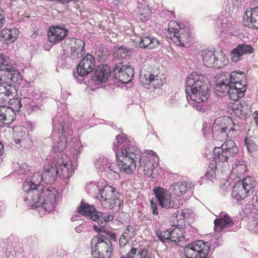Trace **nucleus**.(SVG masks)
<instances>
[{"label":"nucleus","instance_id":"3c124183","mask_svg":"<svg viewBox=\"0 0 258 258\" xmlns=\"http://www.w3.org/2000/svg\"><path fill=\"white\" fill-rule=\"evenodd\" d=\"M179 186H180V191L181 192V196L185 194L187 191H188L190 188H192V185L191 183H189L185 182H180Z\"/></svg>","mask_w":258,"mask_h":258},{"label":"nucleus","instance_id":"dca6fc26","mask_svg":"<svg viewBox=\"0 0 258 258\" xmlns=\"http://www.w3.org/2000/svg\"><path fill=\"white\" fill-rule=\"evenodd\" d=\"M95 60L93 55L87 54L80 62L77 71L82 77L87 76L95 69Z\"/></svg>","mask_w":258,"mask_h":258},{"label":"nucleus","instance_id":"473e14b6","mask_svg":"<svg viewBox=\"0 0 258 258\" xmlns=\"http://www.w3.org/2000/svg\"><path fill=\"white\" fill-rule=\"evenodd\" d=\"M132 54V49H130L126 47L121 46L114 53V57L118 59H128Z\"/></svg>","mask_w":258,"mask_h":258},{"label":"nucleus","instance_id":"ea45409f","mask_svg":"<svg viewBox=\"0 0 258 258\" xmlns=\"http://www.w3.org/2000/svg\"><path fill=\"white\" fill-rule=\"evenodd\" d=\"M156 235L159 239L162 242L169 241V230L161 231L157 230L156 232Z\"/></svg>","mask_w":258,"mask_h":258},{"label":"nucleus","instance_id":"a18cd8bd","mask_svg":"<svg viewBox=\"0 0 258 258\" xmlns=\"http://www.w3.org/2000/svg\"><path fill=\"white\" fill-rule=\"evenodd\" d=\"M178 229H174L169 231V241L177 242L180 241L181 238L178 234Z\"/></svg>","mask_w":258,"mask_h":258},{"label":"nucleus","instance_id":"4c0bfd02","mask_svg":"<svg viewBox=\"0 0 258 258\" xmlns=\"http://www.w3.org/2000/svg\"><path fill=\"white\" fill-rule=\"evenodd\" d=\"M12 62L10 61L9 58L5 57L3 54H0V71H5L6 70H10L11 68Z\"/></svg>","mask_w":258,"mask_h":258},{"label":"nucleus","instance_id":"774afa93","mask_svg":"<svg viewBox=\"0 0 258 258\" xmlns=\"http://www.w3.org/2000/svg\"><path fill=\"white\" fill-rule=\"evenodd\" d=\"M139 250L137 248L132 247L130 251L131 254L135 255L138 253Z\"/></svg>","mask_w":258,"mask_h":258},{"label":"nucleus","instance_id":"f03ea898","mask_svg":"<svg viewBox=\"0 0 258 258\" xmlns=\"http://www.w3.org/2000/svg\"><path fill=\"white\" fill-rule=\"evenodd\" d=\"M125 146L120 151H115L117 163H112L109 166L110 171L118 175L121 171L127 174L131 173L141 165V153L139 148Z\"/></svg>","mask_w":258,"mask_h":258},{"label":"nucleus","instance_id":"6e6552de","mask_svg":"<svg viewBox=\"0 0 258 258\" xmlns=\"http://www.w3.org/2000/svg\"><path fill=\"white\" fill-rule=\"evenodd\" d=\"M166 36L171 39L177 45L184 46L190 42L191 38L190 32L186 28H180L174 21L169 22V27L165 33Z\"/></svg>","mask_w":258,"mask_h":258},{"label":"nucleus","instance_id":"2eb2a0df","mask_svg":"<svg viewBox=\"0 0 258 258\" xmlns=\"http://www.w3.org/2000/svg\"><path fill=\"white\" fill-rule=\"evenodd\" d=\"M241 217H249L252 219L251 222L253 225H255L258 227V198L257 195L252 198V205H247L244 209L239 213Z\"/></svg>","mask_w":258,"mask_h":258},{"label":"nucleus","instance_id":"7c9ffc66","mask_svg":"<svg viewBox=\"0 0 258 258\" xmlns=\"http://www.w3.org/2000/svg\"><path fill=\"white\" fill-rule=\"evenodd\" d=\"M222 146L229 158L235 156L238 153V148L235 143L231 140H227Z\"/></svg>","mask_w":258,"mask_h":258},{"label":"nucleus","instance_id":"4468645a","mask_svg":"<svg viewBox=\"0 0 258 258\" xmlns=\"http://www.w3.org/2000/svg\"><path fill=\"white\" fill-rule=\"evenodd\" d=\"M68 33V29L63 25L51 26L47 31L48 40L51 43H58L64 39Z\"/></svg>","mask_w":258,"mask_h":258},{"label":"nucleus","instance_id":"39448f33","mask_svg":"<svg viewBox=\"0 0 258 258\" xmlns=\"http://www.w3.org/2000/svg\"><path fill=\"white\" fill-rule=\"evenodd\" d=\"M52 126L51 135L53 143L52 149L55 152H61L66 147L67 139L64 133L68 127L60 120V117L57 116L52 119Z\"/></svg>","mask_w":258,"mask_h":258},{"label":"nucleus","instance_id":"72a5a7b5","mask_svg":"<svg viewBox=\"0 0 258 258\" xmlns=\"http://www.w3.org/2000/svg\"><path fill=\"white\" fill-rule=\"evenodd\" d=\"M230 83L229 82H218L215 87V91L219 96H223L228 93Z\"/></svg>","mask_w":258,"mask_h":258},{"label":"nucleus","instance_id":"f8f14e48","mask_svg":"<svg viewBox=\"0 0 258 258\" xmlns=\"http://www.w3.org/2000/svg\"><path fill=\"white\" fill-rule=\"evenodd\" d=\"M154 194L161 208L166 209L168 212L176 211L179 208L180 204L178 200L175 198H170L166 195V190L160 186L155 187L153 189Z\"/></svg>","mask_w":258,"mask_h":258},{"label":"nucleus","instance_id":"e433bc0d","mask_svg":"<svg viewBox=\"0 0 258 258\" xmlns=\"http://www.w3.org/2000/svg\"><path fill=\"white\" fill-rule=\"evenodd\" d=\"M211 80L209 75H205L199 72H192L187 77V81H205L206 80Z\"/></svg>","mask_w":258,"mask_h":258},{"label":"nucleus","instance_id":"052dcab7","mask_svg":"<svg viewBox=\"0 0 258 258\" xmlns=\"http://www.w3.org/2000/svg\"><path fill=\"white\" fill-rule=\"evenodd\" d=\"M221 241L222 240L220 238H215L212 239V242L216 245L215 247L220 245L221 244Z\"/></svg>","mask_w":258,"mask_h":258},{"label":"nucleus","instance_id":"79ce46f5","mask_svg":"<svg viewBox=\"0 0 258 258\" xmlns=\"http://www.w3.org/2000/svg\"><path fill=\"white\" fill-rule=\"evenodd\" d=\"M175 211H171L170 214H173V215L176 218H177L178 216H181L183 218H188L191 215V212L189 209H184L183 210Z\"/></svg>","mask_w":258,"mask_h":258},{"label":"nucleus","instance_id":"bb28decb","mask_svg":"<svg viewBox=\"0 0 258 258\" xmlns=\"http://www.w3.org/2000/svg\"><path fill=\"white\" fill-rule=\"evenodd\" d=\"M120 194L118 192H115V195L106 202L102 203V206L105 208L118 211L121 205L123 204V200L120 198Z\"/></svg>","mask_w":258,"mask_h":258},{"label":"nucleus","instance_id":"58836bf2","mask_svg":"<svg viewBox=\"0 0 258 258\" xmlns=\"http://www.w3.org/2000/svg\"><path fill=\"white\" fill-rule=\"evenodd\" d=\"M141 85L145 88L154 90L156 88H159L161 87L163 84L162 83V82H161L160 83H159L158 82H148L147 83L141 82Z\"/></svg>","mask_w":258,"mask_h":258},{"label":"nucleus","instance_id":"e2e57ef3","mask_svg":"<svg viewBox=\"0 0 258 258\" xmlns=\"http://www.w3.org/2000/svg\"><path fill=\"white\" fill-rule=\"evenodd\" d=\"M148 253V251L146 249H143L142 250H139L138 252V255H140V257H143L144 256H147V254Z\"/></svg>","mask_w":258,"mask_h":258},{"label":"nucleus","instance_id":"8fccbe9b","mask_svg":"<svg viewBox=\"0 0 258 258\" xmlns=\"http://www.w3.org/2000/svg\"><path fill=\"white\" fill-rule=\"evenodd\" d=\"M216 169L214 167H212L210 168V170L208 169L206 174L202 177V179L203 180H205L206 179H209L210 180H212L214 177L216 175Z\"/></svg>","mask_w":258,"mask_h":258},{"label":"nucleus","instance_id":"680f3d73","mask_svg":"<svg viewBox=\"0 0 258 258\" xmlns=\"http://www.w3.org/2000/svg\"><path fill=\"white\" fill-rule=\"evenodd\" d=\"M193 107L198 111L203 112L204 111L205 109L204 106L200 104V103L196 104L193 105Z\"/></svg>","mask_w":258,"mask_h":258},{"label":"nucleus","instance_id":"864d4df0","mask_svg":"<svg viewBox=\"0 0 258 258\" xmlns=\"http://www.w3.org/2000/svg\"><path fill=\"white\" fill-rule=\"evenodd\" d=\"M33 101L30 98H21V103L23 105V109H29L30 107V104H32Z\"/></svg>","mask_w":258,"mask_h":258},{"label":"nucleus","instance_id":"0e129e2a","mask_svg":"<svg viewBox=\"0 0 258 258\" xmlns=\"http://www.w3.org/2000/svg\"><path fill=\"white\" fill-rule=\"evenodd\" d=\"M126 232L122 234V235L121 236L120 239H119V243L120 244H125L126 243L125 241H124V240H125V239L126 238Z\"/></svg>","mask_w":258,"mask_h":258},{"label":"nucleus","instance_id":"393cba45","mask_svg":"<svg viewBox=\"0 0 258 258\" xmlns=\"http://www.w3.org/2000/svg\"><path fill=\"white\" fill-rule=\"evenodd\" d=\"M214 230L216 231H222L225 229L232 227L234 224L233 220L227 214L221 215L219 218L214 220Z\"/></svg>","mask_w":258,"mask_h":258},{"label":"nucleus","instance_id":"49530a36","mask_svg":"<svg viewBox=\"0 0 258 258\" xmlns=\"http://www.w3.org/2000/svg\"><path fill=\"white\" fill-rule=\"evenodd\" d=\"M229 83L235 89L237 88L238 91H243L244 94L246 88V82H229Z\"/></svg>","mask_w":258,"mask_h":258},{"label":"nucleus","instance_id":"4be33fe9","mask_svg":"<svg viewBox=\"0 0 258 258\" xmlns=\"http://www.w3.org/2000/svg\"><path fill=\"white\" fill-rule=\"evenodd\" d=\"M111 72L107 64H100L94 69L93 81H108Z\"/></svg>","mask_w":258,"mask_h":258},{"label":"nucleus","instance_id":"a878e982","mask_svg":"<svg viewBox=\"0 0 258 258\" xmlns=\"http://www.w3.org/2000/svg\"><path fill=\"white\" fill-rule=\"evenodd\" d=\"M57 175V170L56 167L52 165L45 169V171L41 175V181L43 182L51 184L53 183L56 179Z\"/></svg>","mask_w":258,"mask_h":258},{"label":"nucleus","instance_id":"1a4fd4ad","mask_svg":"<svg viewBox=\"0 0 258 258\" xmlns=\"http://www.w3.org/2000/svg\"><path fill=\"white\" fill-rule=\"evenodd\" d=\"M255 182L253 177L248 176L237 182L233 187L231 196L239 203L250 195L253 191Z\"/></svg>","mask_w":258,"mask_h":258},{"label":"nucleus","instance_id":"9b49d317","mask_svg":"<svg viewBox=\"0 0 258 258\" xmlns=\"http://www.w3.org/2000/svg\"><path fill=\"white\" fill-rule=\"evenodd\" d=\"M85 46V43L83 40L74 38L67 39L62 44L64 52L73 59L81 57L84 55Z\"/></svg>","mask_w":258,"mask_h":258},{"label":"nucleus","instance_id":"9d476101","mask_svg":"<svg viewBox=\"0 0 258 258\" xmlns=\"http://www.w3.org/2000/svg\"><path fill=\"white\" fill-rule=\"evenodd\" d=\"M210 249V244L208 242L199 240L185 246L184 253L186 258H206Z\"/></svg>","mask_w":258,"mask_h":258},{"label":"nucleus","instance_id":"f3484780","mask_svg":"<svg viewBox=\"0 0 258 258\" xmlns=\"http://www.w3.org/2000/svg\"><path fill=\"white\" fill-rule=\"evenodd\" d=\"M113 71L115 74L117 79L116 72L119 74L118 81H132L134 76V70L131 67L123 64V61L116 62L113 68Z\"/></svg>","mask_w":258,"mask_h":258},{"label":"nucleus","instance_id":"f257e3e1","mask_svg":"<svg viewBox=\"0 0 258 258\" xmlns=\"http://www.w3.org/2000/svg\"><path fill=\"white\" fill-rule=\"evenodd\" d=\"M23 190L27 194L24 201H29L33 208L41 207L45 211L51 212L55 208L57 190L52 186L43 187L31 181L23 183Z\"/></svg>","mask_w":258,"mask_h":258},{"label":"nucleus","instance_id":"c9c22d12","mask_svg":"<svg viewBox=\"0 0 258 258\" xmlns=\"http://www.w3.org/2000/svg\"><path fill=\"white\" fill-rule=\"evenodd\" d=\"M5 73L11 81H20L21 80V76L19 72L14 68L12 65H11V68L10 70H6Z\"/></svg>","mask_w":258,"mask_h":258},{"label":"nucleus","instance_id":"603ef678","mask_svg":"<svg viewBox=\"0 0 258 258\" xmlns=\"http://www.w3.org/2000/svg\"><path fill=\"white\" fill-rule=\"evenodd\" d=\"M180 186L179 182L173 183L171 184L170 188L174 193V194L177 197H180L181 196V192L180 191Z\"/></svg>","mask_w":258,"mask_h":258},{"label":"nucleus","instance_id":"5fc2aeb1","mask_svg":"<svg viewBox=\"0 0 258 258\" xmlns=\"http://www.w3.org/2000/svg\"><path fill=\"white\" fill-rule=\"evenodd\" d=\"M132 83V82H116V85L118 87L124 88L125 90H127L132 86L133 85Z\"/></svg>","mask_w":258,"mask_h":258},{"label":"nucleus","instance_id":"6ab92c4d","mask_svg":"<svg viewBox=\"0 0 258 258\" xmlns=\"http://www.w3.org/2000/svg\"><path fill=\"white\" fill-rule=\"evenodd\" d=\"M254 48L249 44L241 43L230 52L231 58L233 62H237L244 55L251 54L254 52Z\"/></svg>","mask_w":258,"mask_h":258},{"label":"nucleus","instance_id":"5701e85b","mask_svg":"<svg viewBox=\"0 0 258 258\" xmlns=\"http://www.w3.org/2000/svg\"><path fill=\"white\" fill-rule=\"evenodd\" d=\"M235 132L234 134H231V136H235L238 134L239 130L234 127L228 128L227 126H221L216 123H214L212 126V133L213 135H217V138L220 139H225L228 137V134Z\"/></svg>","mask_w":258,"mask_h":258},{"label":"nucleus","instance_id":"a211bd4d","mask_svg":"<svg viewBox=\"0 0 258 258\" xmlns=\"http://www.w3.org/2000/svg\"><path fill=\"white\" fill-rule=\"evenodd\" d=\"M243 20L248 28L258 29V6L247 9Z\"/></svg>","mask_w":258,"mask_h":258},{"label":"nucleus","instance_id":"37998d69","mask_svg":"<svg viewBox=\"0 0 258 258\" xmlns=\"http://www.w3.org/2000/svg\"><path fill=\"white\" fill-rule=\"evenodd\" d=\"M115 140H116V142H117V143H119V144H120V145H121V144H122V145L121 146V147H120V150H121V149L124 148V147L125 146V145H126L127 146L137 147L136 146H135L134 145L132 144V143L131 142V141L126 138H125L124 139H123L120 135H117L116 136Z\"/></svg>","mask_w":258,"mask_h":258},{"label":"nucleus","instance_id":"338daca9","mask_svg":"<svg viewBox=\"0 0 258 258\" xmlns=\"http://www.w3.org/2000/svg\"><path fill=\"white\" fill-rule=\"evenodd\" d=\"M253 117L254 118V120L255 121V123L257 125H258V111H255L253 113Z\"/></svg>","mask_w":258,"mask_h":258},{"label":"nucleus","instance_id":"7ed1b4c3","mask_svg":"<svg viewBox=\"0 0 258 258\" xmlns=\"http://www.w3.org/2000/svg\"><path fill=\"white\" fill-rule=\"evenodd\" d=\"M9 83L8 82H0V103L9 102V108L15 113L20 111L23 105L21 99L15 97L17 95V88L15 83Z\"/></svg>","mask_w":258,"mask_h":258},{"label":"nucleus","instance_id":"09e8293b","mask_svg":"<svg viewBox=\"0 0 258 258\" xmlns=\"http://www.w3.org/2000/svg\"><path fill=\"white\" fill-rule=\"evenodd\" d=\"M88 83L86 84L87 85V90H88V88H90V89L92 91L95 90L96 89H98L100 87H102V86L103 85L104 86V84L106 83L107 82H97L95 83V82H88Z\"/></svg>","mask_w":258,"mask_h":258},{"label":"nucleus","instance_id":"6e6d98bb","mask_svg":"<svg viewBox=\"0 0 258 258\" xmlns=\"http://www.w3.org/2000/svg\"><path fill=\"white\" fill-rule=\"evenodd\" d=\"M43 108L44 107L42 105L36 104L35 102L33 101L32 104H30L29 109H31L34 111H38L39 110H43Z\"/></svg>","mask_w":258,"mask_h":258},{"label":"nucleus","instance_id":"aec40b11","mask_svg":"<svg viewBox=\"0 0 258 258\" xmlns=\"http://www.w3.org/2000/svg\"><path fill=\"white\" fill-rule=\"evenodd\" d=\"M92 188L98 191L96 195V198L101 202V205L104 202H107L115 195V192H118L115 188L111 186H105L102 189H99L95 184L91 185L89 189Z\"/></svg>","mask_w":258,"mask_h":258},{"label":"nucleus","instance_id":"20e7f679","mask_svg":"<svg viewBox=\"0 0 258 258\" xmlns=\"http://www.w3.org/2000/svg\"><path fill=\"white\" fill-rule=\"evenodd\" d=\"M77 211L79 214L88 217L91 220L97 222L102 227H104L113 220V216L110 212L98 211L94 206L83 200L81 202Z\"/></svg>","mask_w":258,"mask_h":258},{"label":"nucleus","instance_id":"423d86ee","mask_svg":"<svg viewBox=\"0 0 258 258\" xmlns=\"http://www.w3.org/2000/svg\"><path fill=\"white\" fill-rule=\"evenodd\" d=\"M103 234L95 236L91 241V253L94 258H110L113 250L112 242L104 239Z\"/></svg>","mask_w":258,"mask_h":258},{"label":"nucleus","instance_id":"c85d7f7f","mask_svg":"<svg viewBox=\"0 0 258 258\" xmlns=\"http://www.w3.org/2000/svg\"><path fill=\"white\" fill-rule=\"evenodd\" d=\"M137 13L138 18L142 21H146L149 19L150 11L146 3L143 0L138 2Z\"/></svg>","mask_w":258,"mask_h":258},{"label":"nucleus","instance_id":"2f4dec72","mask_svg":"<svg viewBox=\"0 0 258 258\" xmlns=\"http://www.w3.org/2000/svg\"><path fill=\"white\" fill-rule=\"evenodd\" d=\"M213 154L214 161L216 163L226 162L229 158L225 150L223 149L222 146L220 147H215L213 150Z\"/></svg>","mask_w":258,"mask_h":258},{"label":"nucleus","instance_id":"ddd939ff","mask_svg":"<svg viewBox=\"0 0 258 258\" xmlns=\"http://www.w3.org/2000/svg\"><path fill=\"white\" fill-rule=\"evenodd\" d=\"M203 61L209 68H221L226 64L225 55L222 51L215 53L211 50H205L203 52Z\"/></svg>","mask_w":258,"mask_h":258},{"label":"nucleus","instance_id":"c03bdc74","mask_svg":"<svg viewBox=\"0 0 258 258\" xmlns=\"http://www.w3.org/2000/svg\"><path fill=\"white\" fill-rule=\"evenodd\" d=\"M245 145L246 146L247 149L249 152H253L258 148L257 146L253 140L248 138H246L245 139Z\"/></svg>","mask_w":258,"mask_h":258},{"label":"nucleus","instance_id":"412c9836","mask_svg":"<svg viewBox=\"0 0 258 258\" xmlns=\"http://www.w3.org/2000/svg\"><path fill=\"white\" fill-rule=\"evenodd\" d=\"M62 164L58 162L59 167L56 165V162H53L52 164L54 167H56L57 170V175L60 178L68 179L71 177L73 172L74 171V168L72 167V164L71 163L66 162H62Z\"/></svg>","mask_w":258,"mask_h":258},{"label":"nucleus","instance_id":"0eeeda50","mask_svg":"<svg viewBox=\"0 0 258 258\" xmlns=\"http://www.w3.org/2000/svg\"><path fill=\"white\" fill-rule=\"evenodd\" d=\"M186 85L185 92L187 100L190 99L196 103H201L210 97L209 89L205 82H193V83H186Z\"/></svg>","mask_w":258,"mask_h":258},{"label":"nucleus","instance_id":"4d7b16f0","mask_svg":"<svg viewBox=\"0 0 258 258\" xmlns=\"http://www.w3.org/2000/svg\"><path fill=\"white\" fill-rule=\"evenodd\" d=\"M151 207L152 210V213L154 215H158V212L157 210V204L153 199L150 200Z\"/></svg>","mask_w":258,"mask_h":258},{"label":"nucleus","instance_id":"69168bd1","mask_svg":"<svg viewBox=\"0 0 258 258\" xmlns=\"http://www.w3.org/2000/svg\"><path fill=\"white\" fill-rule=\"evenodd\" d=\"M119 146H121L119 143H117V142H116V140L113 143V150L115 153L116 151H120V148H119Z\"/></svg>","mask_w":258,"mask_h":258},{"label":"nucleus","instance_id":"f704fd0d","mask_svg":"<svg viewBox=\"0 0 258 258\" xmlns=\"http://www.w3.org/2000/svg\"><path fill=\"white\" fill-rule=\"evenodd\" d=\"M229 87L230 88L227 94H228L231 99L236 101L244 96V94L243 93V91H238L237 88L235 89L230 85H229Z\"/></svg>","mask_w":258,"mask_h":258},{"label":"nucleus","instance_id":"13d9d810","mask_svg":"<svg viewBox=\"0 0 258 258\" xmlns=\"http://www.w3.org/2000/svg\"><path fill=\"white\" fill-rule=\"evenodd\" d=\"M107 236H104V239H106L105 241H107V239H109L111 242V240H116V235L114 233L107 232L106 234Z\"/></svg>","mask_w":258,"mask_h":258},{"label":"nucleus","instance_id":"de8ad7c7","mask_svg":"<svg viewBox=\"0 0 258 258\" xmlns=\"http://www.w3.org/2000/svg\"><path fill=\"white\" fill-rule=\"evenodd\" d=\"M238 164L237 163L235 164V167L234 168L233 170L236 172L237 175H241L247 170V167L244 164L240 163V161H238Z\"/></svg>","mask_w":258,"mask_h":258},{"label":"nucleus","instance_id":"bf43d9fd","mask_svg":"<svg viewBox=\"0 0 258 258\" xmlns=\"http://www.w3.org/2000/svg\"><path fill=\"white\" fill-rule=\"evenodd\" d=\"M93 228L95 231H96L98 233H100L99 234H102V233H105L103 227H99L96 225L94 224Z\"/></svg>","mask_w":258,"mask_h":258},{"label":"nucleus","instance_id":"b1692460","mask_svg":"<svg viewBox=\"0 0 258 258\" xmlns=\"http://www.w3.org/2000/svg\"><path fill=\"white\" fill-rule=\"evenodd\" d=\"M16 118V113L8 106H0V122L5 124L12 123Z\"/></svg>","mask_w":258,"mask_h":258},{"label":"nucleus","instance_id":"c756f323","mask_svg":"<svg viewBox=\"0 0 258 258\" xmlns=\"http://www.w3.org/2000/svg\"><path fill=\"white\" fill-rule=\"evenodd\" d=\"M159 44V41L153 36H142L140 39L139 46L141 48L149 49L157 47Z\"/></svg>","mask_w":258,"mask_h":258},{"label":"nucleus","instance_id":"a19ab883","mask_svg":"<svg viewBox=\"0 0 258 258\" xmlns=\"http://www.w3.org/2000/svg\"><path fill=\"white\" fill-rule=\"evenodd\" d=\"M246 80L244 73L241 71H234L230 75V81H242Z\"/></svg>","mask_w":258,"mask_h":258},{"label":"nucleus","instance_id":"cd10ccee","mask_svg":"<svg viewBox=\"0 0 258 258\" xmlns=\"http://www.w3.org/2000/svg\"><path fill=\"white\" fill-rule=\"evenodd\" d=\"M19 31L17 28L5 29L0 32V40L2 41H9L14 42L18 38Z\"/></svg>","mask_w":258,"mask_h":258}]
</instances>
